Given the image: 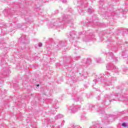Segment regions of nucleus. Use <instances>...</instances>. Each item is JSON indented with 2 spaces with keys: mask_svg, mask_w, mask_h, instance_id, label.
<instances>
[{
  "mask_svg": "<svg viewBox=\"0 0 128 128\" xmlns=\"http://www.w3.org/2000/svg\"><path fill=\"white\" fill-rule=\"evenodd\" d=\"M80 106L79 105H75L72 104L69 108V110L71 111V112L74 114V112H76L80 108Z\"/></svg>",
  "mask_w": 128,
  "mask_h": 128,
  "instance_id": "nucleus-1",
  "label": "nucleus"
},
{
  "mask_svg": "<svg viewBox=\"0 0 128 128\" xmlns=\"http://www.w3.org/2000/svg\"><path fill=\"white\" fill-rule=\"evenodd\" d=\"M106 68L108 70L111 68L113 72H118V68H116V66H114V65H112V64H108L106 66Z\"/></svg>",
  "mask_w": 128,
  "mask_h": 128,
  "instance_id": "nucleus-2",
  "label": "nucleus"
},
{
  "mask_svg": "<svg viewBox=\"0 0 128 128\" xmlns=\"http://www.w3.org/2000/svg\"><path fill=\"white\" fill-rule=\"evenodd\" d=\"M103 78L104 80H108H108H110V74L108 72H106L104 74Z\"/></svg>",
  "mask_w": 128,
  "mask_h": 128,
  "instance_id": "nucleus-3",
  "label": "nucleus"
},
{
  "mask_svg": "<svg viewBox=\"0 0 128 128\" xmlns=\"http://www.w3.org/2000/svg\"><path fill=\"white\" fill-rule=\"evenodd\" d=\"M64 18H66V20H67V24H68V26H72V20H68V18L66 16Z\"/></svg>",
  "mask_w": 128,
  "mask_h": 128,
  "instance_id": "nucleus-4",
  "label": "nucleus"
},
{
  "mask_svg": "<svg viewBox=\"0 0 128 128\" xmlns=\"http://www.w3.org/2000/svg\"><path fill=\"white\" fill-rule=\"evenodd\" d=\"M64 118V116H62L60 114H59L55 116V119L58 120L60 118Z\"/></svg>",
  "mask_w": 128,
  "mask_h": 128,
  "instance_id": "nucleus-5",
  "label": "nucleus"
},
{
  "mask_svg": "<svg viewBox=\"0 0 128 128\" xmlns=\"http://www.w3.org/2000/svg\"><path fill=\"white\" fill-rule=\"evenodd\" d=\"M107 56H110V58H114V54L112 52H108L107 54Z\"/></svg>",
  "mask_w": 128,
  "mask_h": 128,
  "instance_id": "nucleus-6",
  "label": "nucleus"
},
{
  "mask_svg": "<svg viewBox=\"0 0 128 128\" xmlns=\"http://www.w3.org/2000/svg\"><path fill=\"white\" fill-rule=\"evenodd\" d=\"M76 102H84V100H82V98H78L75 100Z\"/></svg>",
  "mask_w": 128,
  "mask_h": 128,
  "instance_id": "nucleus-7",
  "label": "nucleus"
},
{
  "mask_svg": "<svg viewBox=\"0 0 128 128\" xmlns=\"http://www.w3.org/2000/svg\"><path fill=\"white\" fill-rule=\"evenodd\" d=\"M66 44H64V42L62 41H60L59 42L58 46H64Z\"/></svg>",
  "mask_w": 128,
  "mask_h": 128,
  "instance_id": "nucleus-8",
  "label": "nucleus"
},
{
  "mask_svg": "<svg viewBox=\"0 0 128 128\" xmlns=\"http://www.w3.org/2000/svg\"><path fill=\"white\" fill-rule=\"evenodd\" d=\"M122 56L124 58H128V54H126L124 52H123L122 54Z\"/></svg>",
  "mask_w": 128,
  "mask_h": 128,
  "instance_id": "nucleus-9",
  "label": "nucleus"
},
{
  "mask_svg": "<svg viewBox=\"0 0 128 128\" xmlns=\"http://www.w3.org/2000/svg\"><path fill=\"white\" fill-rule=\"evenodd\" d=\"M96 62L100 63L102 62V59H100V58H98L96 60Z\"/></svg>",
  "mask_w": 128,
  "mask_h": 128,
  "instance_id": "nucleus-10",
  "label": "nucleus"
},
{
  "mask_svg": "<svg viewBox=\"0 0 128 128\" xmlns=\"http://www.w3.org/2000/svg\"><path fill=\"white\" fill-rule=\"evenodd\" d=\"M88 12H89V14H92V10L90 8H88Z\"/></svg>",
  "mask_w": 128,
  "mask_h": 128,
  "instance_id": "nucleus-11",
  "label": "nucleus"
},
{
  "mask_svg": "<svg viewBox=\"0 0 128 128\" xmlns=\"http://www.w3.org/2000/svg\"><path fill=\"white\" fill-rule=\"evenodd\" d=\"M122 126L126 128V127L128 126V124H126V123L124 122L123 124H122Z\"/></svg>",
  "mask_w": 128,
  "mask_h": 128,
  "instance_id": "nucleus-12",
  "label": "nucleus"
},
{
  "mask_svg": "<svg viewBox=\"0 0 128 128\" xmlns=\"http://www.w3.org/2000/svg\"><path fill=\"white\" fill-rule=\"evenodd\" d=\"M90 108H90L91 110H94V106H90Z\"/></svg>",
  "mask_w": 128,
  "mask_h": 128,
  "instance_id": "nucleus-13",
  "label": "nucleus"
},
{
  "mask_svg": "<svg viewBox=\"0 0 128 128\" xmlns=\"http://www.w3.org/2000/svg\"><path fill=\"white\" fill-rule=\"evenodd\" d=\"M64 124V120H63L61 123V128Z\"/></svg>",
  "mask_w": 128,
  "mask_h": 128,
  "instance_id": "nucleus-14",
  "label": "nucleus"
},
{
  "mask_svg": "<svg viewBox=\"0 0 128 128\" xmlns=\"http://www.w3.org/2000/svg\"><path fill=\"white\" fill-rule=\"evenodd\" d=\"M54 103L53 104L54 106L58 102V100H55V101H54Z\"/></svg>",
  "mask_w": 128,
  "mask_h": 128,
  "instance_id": "nucleus-15",
  "label": "nucleus"
},
{
  "mask_svg": "<svg viewBox=\"0 0 128 128\" xmlns=\"http://www.w3.org/2000/svg\"><path fill=\"white\" fill-rule=\"evenodd\" d=\"M61 2L64 4H66V0H61Z\"/></svg>",
  "mask_w": 128,
  "mask_h": 128,
  "instance_id": "nucleus-16",
  "label": "nucleus"
},
{
  "mask_svg": "<svg viewBox=\"0 0 128 128\" xmlns=\"http://www.w3.org/2000/svg\"><path fill=\"white\" fill-rule=\"evenodd\" d=\"M38 46L40 47L42 46V44L41 42H39Z\"/></svg>",
  "mask_w": 128,
  "mask_h": 128,
  "instance_id": "nucleus-17",
  "label": "nucleus"
},
{
  "mask_svg": "<svg viewBox=\"0 0 128 128\" xmlns=\"http://www.w3.org/2000/svg\"><path fill=\"white\" fill-rule=\"evenodd\" d=\"M22 38H26V35H23L22 36Z\"/></svg>",
  "mask_w": 128,
  "mask_h": 128,
  "instance_id": "nucleus-18",
  "label": "nucleus"
},
{
  "mask_svg": "<svg viewBox=\"0 0 128 128\" xmlns=\"http://www.w3.org/2000/svg\"><path fill=\"white\" fill-rule=\"evenodd\" d=\"M50 128H56V126H54V125H52L50 126Z\"/></svg>",
  "mask_w": 128,
  "mask_h": 128,
  "instance_id": "nucleus-19",
  "label": "nucleus"
},
{
  "mask_svg": "<svg viewBox=\"0 0 128 128\" xmlns=\"http://www.w3.org/2000/svg\"><path fill=\"white\" fill-rule=\"evenodd\" d=\"M69 38H72V34H70Z\"/></svg>",
  "mask_w": 128,
  "mask_h": 128,
  "instance_id": "nucleus-20",
  "label": "nucleus"
},
{
  "mask_svg": "<svg viewBox=\"0 0 128 128\" xmlns=\"http://www.w3.org/2000/svg\"><path fill=\"white\" fill-rule=\"evenodd\" d=\"M88 62H90V61L89 60H87L86 62V64H88Z\"/></svg>",
  "mask_w": 128,
  "mask_h": 128,
  "instance_id": "nucleus-21",
  "label": "nucleus"
},
{
  "mask_svg": "<svg viewBox=\"0 0 128 128\" xmlns=\"http://www.w3.org/2000/svg\"><path fill=\"white\" fill-rule=\"evenodd\" d=\"M4 58H6V54L4 55Z\"/></svg>",
  "mask_w": 128,
  "mask_h": 128,
  "instance_id": "nucleus-22",
  "label": "nucleus"
},
{
  "mask_svg": "<svg viewBox=\"0 0 128 128\" xmlns=\"http://www.w3.org/2000/svg\"><path fill=\"white\" fill-rule=\"evenodd\" d=\"M126 31L127 32H126V34H128V29H126Z\"/></svg>",
  "mask_w": 128,
  "mask_h": 128,
  "instance_id": "nucleus-23",
  "label": "nucleus"
},
{
  "mask_svg": "<svg viewBox=\"0 0 128 128\" xmlns=\"http://www.w3.org/2000/svg\"><path fill=\"white\" fill-rule=\"evenodd\" d=\"M82 120H84V118H82Z\"/></svg>",
  "mask_w": 128,
  "mask_h": 128,
  "instance_id": "nucleus-24",
  "label": "nucleus"
},
{
  "mask_svg": "<svg viewBox=\"0 0 128 128\" xmlns=\"http://www.w3.org/2000/svg\"><path fill=\"white\" fill-rule=\"evenodd\" d=\"M36 86H40V84H37Z\"/></svg>",
  "mask_w": 128,
  "mask_h": 128,
  "instance_id": "nucleus-25",
  "label": "nucleus"
},
{
  "mask_svg": "<svg viewBox=\"0 0 128 128\" xmlns=\"http://www.w3.org/2000/svg\"><path fill=\"white\" fill-rule=\"evenodd\" d=\"M105 98H108V95L105 96Z\"/></svg>",
  "mask_w": 128,
  "mask_h": 128,
  "instance_id": "nucleus-26",
  "label": "nucleus"
},
{
  "mask_svg": "<svg viewBox=\"0 0 128 128\" xmlns=\"http://www.w3.org/2000/svg\"><path fill=\"white\" fill-rule=\"evenodd\" d=\"M8 34V32H6V33H4V34Z\"/></svg>",
  "mask_w": 128,
  "mask_h": 128,
  "instance_id": "nucleus-27",
  "label": "nucleus"
},
{
  "mask_svg": "<svg viewBox=\"0 0 128 128\" xmlns=\"http://www.w3.org/2000/svg\"><path fill=\"white\" fill-rule=\"evenodd\" d=\"M106 86H110V84H106Z\"/></svg>",
  "mask_w": 128,
  "mask_h": 128,
  "instance_id": "nucleus-28",
  "label": "nucleus"
},
{
  "mask_svg": "<svg viewBox=\"0 0 128 128\" xmlns=\"http://www.w3.org/2000/svg\"><path fill=\"white\" fill-rule=\"evenodd\" d=\"M4 76H6V74H4Z\"/></svg>",
  "mask_w": 128,
  "mask_h": 128,
  "instance_id": "nucleus-29",
  "label": "nucleus"
},
{
  "mask_svg": "<svg viewBox=\"0 0 128 128\" xmlns=\"http://www.w3.org/2000/svg\"><path fill=\"white\" fill-rule=\"evenodd\" d=\"M116 94H115V96H116Z\"/></svg>",
  "mask_w": 128,
  "mask_h": 128,
  "instance_id": "nucleus-30",
  "label": "nucleus"
},
{
  "mask_svg": "<svg viewBox=\"0 0 128 128\" xmlns=\"http://www.w3.org/2000/svg\"><path fill=\"white\" fill-rule=\"evenodd\" d=\"M58 128H60V126H59Z\"/></svg>",
  "mask_w": 128,
  "mask_h": 128,
  "instance_id": "nucleus-31",
  "label": "nucleus"
},
{
  "mask_svg": "<svg viewBox=\"0 0 128 128\" xmlns=\"http://www.w3.org/2000/svg\"><path fill=\"white\" fill-rule=\"evenodd\" d=\"M126 42V44H128V42Z\"/></svg>",
  "mask_w": 128,
  "mask_h": 128,
  "instance_id": "nucleus-32",
  "label": "nucleus"
},
{
  "mask_svg": "<svg viewBox=\"0 0 128 128\" xmlns=\"http://www.w3.org/2000/svg\"><path fill=\"white\" fill-rule=\"evenodd\" d=\"M110 102H112V100H110Z\"/></svg>",
  "mask_w": 128,
  "mask_h": 128,
  "instance_id": "nucleus-33",
  "label": "nucleus"
}]
</instances>
